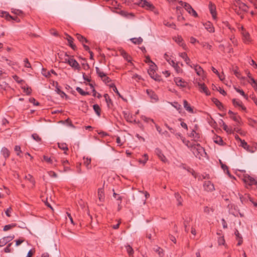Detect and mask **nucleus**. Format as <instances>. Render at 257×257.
<instances>
[{"label": "nucleus", "instance_id": "43", "mask_svg": "<svg viewBox=\"0 0 257 257\" xmlns=\"http://www.w3.org/2000/svg\"><path fill=\"white\" fill-rule=\"evenodd\" d=\"M113 196L117 200L119 201V203L118 204V205H119V204L121 203L122 201V197L120 196L118 194L115 193L114 189H113Z\"/></svg>", "mask_w": 257, "mask_h": 257}, {"label": "nucleus", "instance_id": "13", "mask_svg": "<svg viewBox=\"0 0 257 257\" xmlns=\"http://www.w3.org/2000/svg\"><path fill=\"white\" fill-rule=\"evenodd\" d=\"M212 101L216 105V106L218 107V108L220 110H223L224 109V106H223L222 103L217 98H213L212 99Z\"/></svg>", "mask_w": 257, "mask_h": 257}, {"label": "nucleus", "instance_id": "24", "mask_svg": "<svg viewBox=\"0 0 257 257\" xmlns=\"http://www.w3.org/2000/svg\"><path fill=\"white\" fill-rule=\"evenodd\" d=\"M214 142L219 145L224 146L225 143L223 142L222 139L219 136H216L214 138Z\"/></svg>", "mask_w": 257, "mask_h": 257}, {"label": "nucleus", "instance_id": "55", "mask_svg": "<svg viewBox=\"0 0 257 257\" xmlns=\"http://www.w3.org/2000/svg\"><path fill=\"white\" fill-rule=\"evenodd\" d=\"M202 46L205 49H208V50H212V46L211 45L207 43H203L202 44Z\"/></svg>", "mask_w": 257, "mask_h": 257}, {"label": "nucleus", "instance_id": "58", "mask_svg": "<svg viewBox=\"0 0 257 257\" xmlns=\"http://www.w3.org/2000/svg\"><path fill=\"white\" fill-rule=\"evenodd\" d=\"M15 151L17 152V155L20 156V153H21V147L19 146H16L15 147Z\"/></svg>", "mask_w": 257, "mask_h": 257}, {"label": "nucleus", "instance_id": "63", "mask_svg": "<svg viewBox=\"0 0 257 257\" xmlns=\"http://www.w3.org/2000/svg\"><path fill=\"white\" fill-rule=\"evenodd\" d=\"M102 80L105 83H109V82L111 81V79L109 77H107V76H105L103 78V79H102Z\"/></svg>", "mask_w": 257, "mask_h": 257}, {"label": "nucleus", "instance_id": "54", "mask_svg": "<svg viewBox=\"0 0 257 257\" xmlns=\"http://www.w3.org/2000/svg\"><path fill=\"white\" fill-rule=\"evenodd\" d=\"M141 2L140 3V5L145 8L146 6L148 5V3H149V2H148L146 0H141Z\"/></svg>", "mask_w": 257, "mask_h": 257}, {"label": "nucleus", "instance_id": "5", "mask_svg": "<svg viewBox=\"0 0 257 257\" xmlns=\"http://www.w3.org/2000/svg\"><path fill=\"white\" fill-rule=\"evenodd\" d=\"M203 188L206 191H212L214 189V185L210 181H205L203 183Z\"/></svg>", "mask_w": 257, "mask_h": 257}, {"label": "nucleus", "instance_id": "34", "mask_svg": "<svg viewBox=\"0 0 257 257\" xmlns=\"http://www.w3.org/2000/svg\"><path fill=\"white\" fill-rule=\"evenodd\" d=\"M76 91L82 96H86L89 94V92L84 91L79 87H77L76 88Z\"/></svg>", "mask_w": 257, "mask_h": 257}, {"label": "nucleus", "instance_id": "40", "mask_svg": "<svg viewBox=\"0 0 257 257\" xmlns=\"http://www.w3.org/2000/svg\"><path fill=\"white\" fill-rule=\"evenodd\" d=\"M148 160V156L147 154H144L143 158L139 160V162L143 164H145Z\"/></svg>", "mask_w": 257, "mask_h": 257}, {"label": "nucleus", "instance_id": "46", "mask_svg": "<svg viewBox=\"0 0 257 257\" xmlns=\"http://www.w3.org/2000/svg\"><path fill=\"white\" fill-rule=\"evenodd\" d=\"M248 7L243 3V4L239 6V9L245 12H248Z\"/></svg>", "mask_w": 257, "mask_h": 257}, {"label": "nucleus", "instance_id": "57", "mask_svg": "<svg viewBox=\"0 0 257 257\" xmlns=\"http://www.w3.org/2000/svg\"><path fill=\"white\" fill-rule=\"evenodd\" d=\"M66 36H67L66 39L68 41V45H70L71 43H73V38L68 34H66Z\"/></svg>", "mask_w": 257, "mask_h": 257}, {"label": "nucleus", "instance_id": "26", "mask_svg": "<svg viewBox=\"0 0 257 257\" xmlns=\"http://www.w3.org/2000/svg\"><path fill=\"white\" fill-rule=\"evenodd\" d=\"M76 37L77 38V39L81 43H83L84 42L86 43H89V41L88 40H87L86 39V38H85L84 37H83V36H82L81 35L79 34H78L77 33L76 34Z\"/></svg>", "mask_w": 257, "mask_h": 257}, {"label": "nucleus", "instance_id": "8", "mask_svg": "<svg viewBox=\"0 0 257 257\" xmlns=\"http://www.w3.org/2000/svg\"><path fill=\"white\" fill-rule=\"evenodd\" d=\"M185 9L190 14L193 16L194 17H197L198 14L192 8L190 5L189 4H185L184 5Z\"/></svg>", "mask_w": 257, "mask_h": 257}, {"label": "nucleus", "instance_id": "15", "mask_svg": "<svg viewBox=\"0 0 257 257\" xmlns=\"http://www.w3.org/2000/svg\"><path fill=\"white\" fill-rule=\"evenodd\" d=\"M183 105L185 109L188 112L193 113V109L186 100H183Z\"/></svg>", "mask_w": 257, "mask_h": 257}, {"label": "nucleus", "instance_id": "21", "mask_svg": "<svg viewBox=\"0 0 257 257\" xmlns=\"http://www.w3.org/2000/svg\"><path fill=\"white\" fill-rule=\"evenodd\" d=\"M104 97L105 99L106 102L107 103L108 107L110 108L112 105V101L110 98L108 94L107 93L104 94Z\"/></svg>", "mask_w": 257, "mask_h": 257}, {"label": "nucleus", "instance_id": "60", "mask_svg": "<svg viewBox=\"0 0 257 257\" xmlns=\"http://www.w3.org/2000/svg\"><path fill=\"white\" fill-rule=\"evenodd\" d=\"M29 101L31 103H33L35 105H39V103L38 102H36V99L34 98H30L29 99Z\"/></svg>", "mask_w": 257, "mask_h": 257}, {"label": "nucleus", "instance_id": "10", "mask_svg": "<svg viewBox=\"0 0 257 257\" xmlns=\"http://www.w3.org/2000/svg\"><path fill=\"white\" fill-rule=\"evenodd\" d=\"M198 85L199 86V90L201 92L205 93L207 95H209L210 94L208 88L204 83H198Z\"/></svg>", "mask_w": 257, "mask_h": 257}, {"label": "nucleus", "instance_id": "59", "mask_svg": "<svg viewBox=\"0 0 257 257\" xmlns=\"http://www.w3.org/2000/svg\"><path fill=\"white\" fill-rule=\"evenodd\" d=\"M219 162L221 165V168L223 170V171L225 172L226 170H227L228 167L225 165L223 164V163L221 162V160H219Z\"/></svg>", "mask_w": 257, "mask_h": 257}, {"label": "nucleus", "instance_id": "42", "mask_svg": "<svg viewBox=\"0 0 257 257\" xmlns=\"http://www.w3.org/2000/svg\"><path fill=\"white\" fill-rule=\"evenodd\" d=\"M32 137L33 138V139L35 140L36 141H37V142H41L42 141V139L39 137V136L36 134V133H35V134H33L32 135Z\"/></svg>", "mask_w": 257, "mask_h": 257}, {"label": "nucleus", "instance_id": "45", "mask_svg": "<svg viewBox=\"0 0 257 257\" xmlns=\"http://www.w3.org/2000/svg\"><path fill=\"white\" fill-rule=\"evenodd\" d=\"M43 161H45L49 164L53 163V160L50 157H48V156L44 155L43 156Z\"/></svg>", "mask_w": 257, "mask_h": 257}, {"label": "nucleus", "instance_id": "35", "mask_svg": "<svg viewBox=\"0 0 257 257\" xmlns=\"http://www.w3.org/2000/svg\"><path fill=\"white\" fill-rule=\"evenodd\" d=\"M16 226L17 224L16 223H12L11 224L6 225L4 227L3 230L5 231H7L16 227Z\"/></svg>", "mask_w": 257, "mask_h": 257}, {"label": "nucleus", "instance_id": "18", "mask_svg": "<svg viewBox=\"0 0 257 257\" xmlns=\"http://www.w3.org/2000/svg\"><path fill=\"white\" fill-rule=\"evenodd\" d=\"M245 182L248 183L249 185H255L257 186V180H255L253 178L250 176H248L245 179Z\"/></svg>", "mask_w": 257, "mask_h": 257}, {"label": "nucleus", "instance_id": "29", "mask_svg": "<svg viewBox=\"0 0 257 257\" xmlns=\"http://www.w3.org/2000/svg\"><path fill=\"white\" fill-rule=\"evenodd\" d=\"M241 146L243 147L244 149L248 152H251L250 148V147L247 144V143L244 141H241Z\"/></svg>", "mask_w": 257, "mask_h": 257}, {"label": "nucleus", "instance_id": "12", "mask_svg": "<svg viewBox=\"0 0 257 257\" xmlns=\"http://www.w3.org/2000/svg\"><path fill=\"white\" fill-rule=\"evenodd\" d=\"M155 153L162 161L165 162L166 160V157L162 153V152L160 149L156 148L155 150Z\"/></svg>", "mask_w": 257, "mask_h": 257}, {"label": "nucleus", "instance_id": "32", "mask_svg": "<svg viewBox=\"0 0 257 257\" xmlns=\"http://www.w3.org/2000/svg\"><path fill=\"white\" fill-rule=\"evenodd\" d=\"M131 41L135 44H140L143 42V39L141 37L133 38L130 39Z\"/></svg>", "mask_w": 257, "mask_h": 257}, {"label": "nucleus", "instance_id": "38", "mask_svg": "<svg viewBox=\"0 0 257 257\" xmlns=\"http://www.w3.org/2000/svg\"><path fill=\"white\" fill-rule=\"evenodd\" d=\"M146 10H151L152 11H153L155 13L154 11L155 10V7L150 2H149L148 3V5L146 6V7L145 8Z\"/></svg>", "mask_w": 257, "mask_h": 257}, {"label": "nucleus", "instance_id": "16", "mask_svg": "<svg viewBox=\"0 0 257 257\" xmlns=\"http://www.w3.org/2000/svg\"><path fill=\"white\" fill-rule=\"evenodd\" d=\"M120 55L128 62H131V56L122 49L119 50Z\"/></svg>", "mask_w": 257, "mask_h": 257}, {"label": "nucleus", "instance_id": "1", "mask_svg": "<svg viewBox=\"0 0 257 257\" xmlns=\"http://www.w3.org/2000/svg\"><path fill=\"white\" fill-rule=\"evenodd\" d=\"M192 152L193 153L194 155L196 157L200 158V154L202 152L204 151V150L203 148H202L200 144H197L196 145H194L192 146V149H191Z\"/></svg>", "mask_w": 257, "mask_h": 257}, {"label": "nucleus", "instance_id": "50", "mask_svg": "<svg viewBox=\"0 0 257 257\" xmlns=\"http://www.w3.org/2000/svg\"><path fill=\"white\" fill-rule=\"evenodd\" d=\"M126 250L130 255H132L134 253V250L130 245L126 246Z\"/></svg>", "mask_w": 257, "mask_h": 257}, {"label": "nucleus", "instance_id": "23", "mask_svg": "<svg viewBox=\"0 0 257 257\" xmlns=\"http://www.w3.org/2000/svg\"><path fill=\"white\" fill-rule=\"evenodd\" d=\"M194 70L196 73L199 75L201 76L202 75L203 73V69L199 65H194Z\"/></svg>", "mask_w": 257, "mask_h": 257}, {"label": "nucleus", "instance_id": "53", "mask_svg": "<svg viewBox=\"0 0 257 257\" xmlns=\"http://www.w3.org/2000/svg\"><path fill=\"white\" fill-rule=\"evenodd\" d=\"M24 66L26 68H31V65L27 58L25 59L24 61Z\"/></svg>", "mask_w": 257, "mask_h": 257}, {"label": "nucleus", "instance_id": "11", "mask_svg": "<svg viewBox=\"0 0 257 257\" xmlns=\"http://www.w3.org/2000/svg\"><path fill=\"white\" fill-rule=\"evenodd\" d=\"M205 29L208 31L209 33H214V28L213 26V24L210 22H207L203 24Z\"/></svg>", "mask_w": 257, "mask_h": 257}, {"label": "nucleus", "instance_id": "36", "mask_svg": "<svg viewBox=\"0 0 257 257\" xmlns=\"http://www.w3.org/2000/svg\"><path fill=\"white\" fill-rule=\"evenodd\" d=\"M189 137L194 138L197 140L199 139L200 138V134L199 133H197L194 130H193L189 135Z\"/></svg>", "mask_w": 257, "mask_h": 257}, {"label": "nucleus", "instance_id": "33", "mask_svg": "<svg viewBox=\"0 0 257 257\" xmlns=\"http://www.w3.org/2000/svg\"><path fill=\"white\" fill-rule=\"evenodd\" d=\"M234 74L238 78L241 79H244V77H240V72L238 71V68L236 67L235 69H233Z\"/></svg>", "mask_w": 257, "mask_h": 257}, {"label": "nucleus", "instance_id": "30", "mask_svg": "<svg viewBox=\"0 0 257 257\" xmlns=\"http://www.w3.org/2000/svg\"><path fill=\"white\" fill-rule=\"evenodd\" d=\"M2 153L4 157L6 159L9 157L10 154V152L9 151V150L7 148H5V147H4V148H2Z\"/></svg>", "mask_w": 257, "mask_h": 257}, {"label": "nucleus", "instance_id": "3", "mask_svg": "<svg viewBox=\"0 0 257 257\" xmlns=\"http://www.w3.org/2000/svg\"><path fill=\"white\" fill-rule=\"evenodd\" d=\"M73 57V56H71L70 60L68 61V64L74 69L80 70L81 67L79 63Z\"/></svg>", "mask_w": 257, "mask_h": 257}, {"label": "nucleus", "instance_id": "49", "mask_svg": "<svg viewBox=\"0 0 257 257\" xmlns=\"http://www.w3.org/2000/svg\"><path fill=\"white\" fill-rule=\"evenodd\" d=\"M12 245V243H8V244L7 245L6 247H5L4 249V251L5 252L8 253V252H11L12 251V249L10 248V247Z\"/></svg>", "mask_w": 257, "mask_h": 257}, {"label": "nucleus", "instance_id": "9", "mask_svg": "<svg viewBox=\"0 0 257 257\" xmlns=\"http://www.w3.org/2000/svg\"><path fill=\"white\" fill-rule=\"evenodd\" d=\"M209 9L212 16L214 19L216 18V6L211 2L209 4Z\"/></svg>", "mask_w": 257, "mask_h": 257}, {"label": "nucleus", "instance_id": "64", "mask_svg": "<svg viewBox=\"0 0 257 257\" xmlns=\"http://www.w3.org/2000/svg\"><path fill=\"white\" fill-rule=\"evenodd\" d=\"M225 240L223 237H221L218 239V243L219 245L224 244Z\"/></svg>", "mask_w": 257, "mask_h": 257}, {"label": "nucleus", "instance_id": "37", "mask_svg": "<svg viewBox=\"0 0 257 257\" xmlns=\"http://www.w3.org/2000/svg\"><path fill=\"white\" fill-rule=\"evenodd\" d=\"M235 90L238 93H239L242 96H243L246 100L248 99V96L246 95L242 89H240L239 88H234Z\"/></svg>", "mask_w": 257, "mask_h": 257}, {"label": "nucleus", "instance_id": "27", "mask_svg": "<svg viewBox=\"0 0 257 257\" xmlns=\"http://www.w3.org/2000/svg\"><path fill=\"white\" fill-rule=\"evenodd\" d=\"M175 197L178 202L177 205L178 206L182 205V202L183 199H182L181 195H180V194L178 192L175 193Z\"/></svg>", "mask_w": 257, "mask_h": 257}, {"label": "nucleus", "instance_id": "39", "mask_svg": "<svg viewBox=\"0 0 257 257\" xmlns=\"http://www.w3.org/2000/svg\"><path fill=\"white\" fill-rule=\"evenodd\" d=\"M26 179L28 180L31 183H32L33 186L35 185V181L33 177L30 175L28 174L27 176H26L25 177Z\"/></svg>", "mask_w": 257, "mask_h": 257}, {"label": "nucleus", "instance_id": "4", "mask_svg": "<svg viewBox=\"0 0 257 257\" xmlns=\"http://www.w3.org/2000/svg\"><path fill=\"white\" fill-rule=\"evenodd\" d=\"M15 237L14 235L4 237L0 239V247L5 246L7 243L12 240Z\"/></svg>", "mask_w": 257, "mask_h": 257}, {"label": "nucleus", "instance_id": "7", "mask_svg": "<svg viewBox=\"0 0 257 257\" xmlns=\"http://www.w3.org/2000/svg\"><path fill=\"white\" fill-rule=\"evenodd\" d=\"M2 14L3 15L2 16V17H5V19L8 21L13 20L18 23L20 22V19L18 17H12L7 12H4L2 13Z\"/></svg>", "mask_w": 257, "mask_h": 257}, {"label": "nucleus", "instance_id": "20", "mask_svg": "<svg viewBox=\"0 0 257 257\" xmlns=\"http://www.w3.org/2000/svg\"><path fill=\"white\" fill-rule=\"evenodd\" d=\"M175 81L176 84L179 86H180L181 87H185L186 86V82L183 81L182 79H181L176 78Z\"/></svg>", "mask_w": 257, "mask_h": 257}, {"label": "nucleus", "instance_id": "62", "mask_svg": "<svg viewBox=\"0 0 257 257\" xmlns=\"http://www.w3.org/2000/svg\"><path fill=\"white\" fill-rule=\"evenodd\" d=\"M12 208L11 207H10L5 211L6 214L8 217L11 216L10 213L12 212Z\"/></svg>", "mask_w": 257, "mask_h": 257}, {"label": "nucleus", "instance_id": "22", "mask_svg": "<svg viewBox=\"0 0 257 257\" xmlns=\"http://www.w3.org/2000/svg\"><path fill=\"white\" fill-rule=\"evenodd\" d=\"M175 42L178 44L180 46H182L184 49H185L186 45L183 43V39L181 37H177L175 39Z\"/></svg>", "mask_w": 257, "mask_h": 257}, {"label": "nucleus", "instance_id": "25", "mask_svg": "<svg viewBox=\"0 0 257 257\" xmlns=\"http://www.w3.org/2000/svg\"><path fill=\"white\" fill-rule=\"evenodd\" d=\"M180 56L182 57L183 59H184V61H185L187 64H189L190 63L191 60L190 58L188 57L186 53H181L180 54Z\"/></svg>", "mask_w": 257, "mask_h": 257}, {"label": "nucleus", "instance_id": "56", "mask_svg": "<svg viewBox=\"0 0 257 257\" xmlns=\"http://www.w3.org/2000/svg\"><path fill=\"white\" fill-rule=\"evenodd\" d=\"M222 122H223V129L227 133H231V130L230 129H229L227 125H226L224 122L223 121H222Z\"/></svg>", "mask_w": 257, "mask_h": 257}, {"label": "nucleus", "instance_id": "17", "mask_svg": "<svg viewBox=\"0 0 257 257\" xmlns=\"http://www.w3.org/2000/svg\"><path fill=\"white\" fill-rule=\"evenodd\" d=\"M146 92L148 95L150 97L151 99L156 100H158V96L156 95V94L155 93L154 91L151 89H147L146 90Z\"/></svg>", "mask_w": 257, "mask_h": 257}, {"label": "nucleus", "instance_id": "47", "mask_svg": "<svg viewBox=\"0 0 257 257\" xmlns=\"http://www.w3.org/2000/svg\"><path fill=\"white\" fill-rule=\"evenodd\" d=\"M172 105L176 108L178 110H182V106L181 104H179L177 102H174Z\"/></svg>", "mask_w": 257, "mask_h": 257}, {"label": "nucleus", "instance_id": "2", "mask_svg": "<svg viewBox=\"0 0 257 257\" xmlns=\"http://www.w3.org/2000/svg\"><path fill=\"white\" fill-rule=\"evenodd\" d=\"M155 67H156L155 64L151 65L148 70V73L152 78L157 81L159 80V76L156 74Z\"/></svg>", "mask_w": 257, "mask_h": 257}, {"label": "nucleus", "instance_id": "51", "mask_svg": "<svg viewBox=\"0 0 257 257\" xmlns=\"http://www.w3.org/2000/svg\"><path fill=\"white\" fill-rule=\"evenodd\" d=\"M230 117L235 122H237L238 124L240 123L239 120L240 119V117L239 116H230Z\"/></svg>", "mask_w": 257, "mask_h": 257}, {"label": "nucleus", "instance_id": "44", "mask_svg": "<svg viewBox=\"0 0 257 257\" xmlns=\"http://www.w3.org/2000/svg\"><path fill=\"white\" fill-rule=\"evenodd\" d=\"M13 78L19 84H22L23 82H24L23 79H22L20 77L16 75L13 76Z\"/></svg>", "mask_w": 257, "mask_h": 257}, {"label": "nucleus", "instance_id": "6", "mask_svg": "<svg viewBox=\"0 0 257 257\" xmlns=\"http://www.w3.org/2000/svg\"><path fill=\"white\" fill-rule=\"evenodd\" d=\"M149 196H150V194L148 193H147V192H146L145 195V196H144L143 192H140V193L136 194V197L137 198H142V201H139V200H137V201L138 203H139L140 204L142 203L143 204H145L146 203V199Z\"/></svg>", "mask_w": 257, "mask_h": 257}, {"label": "nucleus", "instance_id": "61", "mask_svg": "<svg viewBox=\"0 0 257 257\" xmlns=\"http://www.w3.org/2000/svg\"><path fill=\"white\" fill-rule=\"evenodd\" d=\"M32 89L31 88H24V92H25L27 95H30L31 93Z\"/></svg>", "mask_w": 257, "mask_h": 257}, {"label": "nucleus", "instance_id": "31", "mask_svg": "<svg viewBox=\"0 0 257 257\" xmlns=\"http://www.w3.org/2000/svg\"><path fill=\"white\" fill-rule=\"evenodd\" d=\"M93 109L95 111V113H96V114L98 116H100V113H101V108L99 107V106L98 104H94L93 105Z\"/></svg>", "mask_w": 257, "mask_h": 257}, {"label": "nucleus", "instance_id": "14", "mask_svg": "<svg viewBox=\"0 0 257 257\" xmlns=\"http://www.w3.org/2000/svg\"><path fill=\"white\" fill-rule=\"evenodd\" d=\"M98 196L100 201L103 202L104 201L105 195L103 187L98 189Z\"/></svg>", "mask_w": 257, "mask_h": 257}, {"label": "nucleus", "instance_id": "52", "mask_svg": "<svg viewBox=\"0 0 257 257\" xmlns=\"http://www.w3.org/2000/svg\"><path fill=\"white\" fill-rule=\"evenodd\" d=\"M25 241L23 237H20L18 240H16V245L19 246Z\"/></svg>", "mask_w": 257, "mask_h": 257}, {"label": "nucleus", "instance_id": "41", "mask_svg": "<svg viewBox=\"0 0 257 257\" xmlns=\"http://www.w3.org/2000/svg\"><path fill=\"white\" fill-rule=\"evenodd\" d=\"M109 86L112 88L113 90L116 93L117 95L119 96V97H122L114 83L110 84Z\"/></svg>", "mask_w": 257, "mask_h": 257}, {"label": "nucleus", "instance_id": "48", "mask_svg": "<svg viewBox=\"0 0 257 257\" xmlns=\"http://www.w3.org/2000/svg\"><path fill=\"white\" fill-rule=\"evenodd\" d=\"M42 73L46 77H49L50 76V72L44 68L42 69Z\"/></svg>", "mask_w": 257, "mask_h": 257}, {"label": "nucleus", "instance_id": "28", "mask_svg": "<svg viewBox=\"0 0 257 257\" xmlns=\"http://www.w3.org/2000/svg\"><path fill=\"white\" fill-rule=\"evenodd\" d=\"M58 147L60 149L65 151L64 153L65 154H67V153L66 151L68 150L67 145L66 143H58Z\"/></svg>", "mask_w": 257, "mask_h": 257}, {"label": "nucleus", "instance_id": "19", "mask_svg": "<svg viewBox=\"0 0 257 257\" xmlns=\"http://www.w3.org/2000/svg\"><path fill=\"white\" fill-rule=\"evenodd\" d=\"M232 101L233 104L234 106H240L241 107L242 110H246V107L242 105V102L240 100H238L236 101L235 98H233L232 100Z\"/></svg>", "mask_w": 257, "mask_h": 257}]
</instances>
